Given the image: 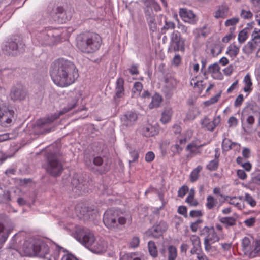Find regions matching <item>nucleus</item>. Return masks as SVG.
<instances>
[{
    "label": "nucleus",
    "mask_w": 260,
    "mask_h": 260,
    "mask_svg": "<svg viewBox=\"0 0 260 260\" xmlns=\"http://www.w3.org/2000/svg\"><path fill=\"white\" fill-rule=\"evenodd\" d=\"M50 75L54 84L61 87L72 84L79 77L78 70L76 66L63 58L52 62L50 69Z\"/></svg>",
    "instance_id": "obj_1"
},
{
    "label": "nucleus",
    "mask_w": 260,
    "mask_h": 260,
    "mask_svg": "<svg viewBox=\"0 0 260 260\" xmlns=\"http://www.w3.org/2000/svg\"><path fill=\"white\" fill-rule=\"evenodd\" d=\"M76 239L86 248L95 254L107 251L109 245L104 238L95 236L89 229L77 226L75 230Z\"/></svg>",
    "instance_id": "obj_2"
},
{
    "label": "nucleus",
    "mask_w": 260,
    "mask_h": 260,
    "mask_svg": "<svg viewBox=\"0 0 260 260\" xmlns=\"http://www.w3.org/2000/svg\"><path fill=\"white\" fill-rule=\"evenodd\" d=\"M80 92H73L66 99V106L58 113H55L48 115L44 118L38 120L36 125L43 129L44 132L48 133L54 129L53 122L59 116L73 109L77 105L79 96Z\"/></svg>",
    "instance_id": "obj_3"
},
{
    "label": "nucleus",
    "mask_w": 260,
    "mask_h": 260,
    "mask_svg": "<svg viewBox=\"0 0 260 260\" xmlns=\"http://www.w3.org/2000/svg\"><path fill=\"white\" fill-rule=\"evenodd\" d=\"M102 39L97 34H84L77 38V46L85 53H92L98 50L101 44Z\"/></svg>",
    "instance_id": "obj_4"
},
{
    "label": "nucleus",
    "mask_w": 260,
    "mask_h": 260,
    "mask_svg": "<svg viewBox=\"0 0 260 260\" xmlns=\"http://www.w3.org/2000/svg\"><path fill=\"white\" fill-rule=\"evenodd\" d=\"M25 45L18 36L9 38L2 48L3 51L9 55H17L24 50Z\"/></svg>",
    "instance_id": "obj_5"
},
{
    "label": "nucleus",
    "mask_w": 260,
    "mask_h": 260,
    "mask_svg": "<svg viewBox=\"0 0 260 260\" xmlns=\"http://www.w3.org/2000/svg\"><path fill=\"white\" fill-rule=\"evenodd\" d=\"M241 247L244 255L255 257L260 252V240H255L252 237H245L242 239Z\"/></svg>",
    "instance_id": "obj_6"
},
{
    "label": "nucleus",
    "mask_w": 260,
    "mask_h": 260,
    "mask_svg": "<svg viewBox=\"0 0 260 260\" xmlns=\"http://www.w3.org/2000/svg\"><path fill=\"white\" fill-rule=\"evenodd\" d=\"M45 167L47 172L51 175H59L63 170V164L60 156L57 154H51L48 155Z\"/></svg>",
    "instance_id": "obj_7"
},
{
    "label": "nucleus",
    "mask_w": 260,
    "mask_h": 260,
    "mask_svg": "<svg viewBox=\"0 0 260 260\" xmlns=\"http://www.w3.org/2000/svg\"><path fill=\"white\" fill-rule=\"evenodd\" d=\"M103 222L109 229L117 227L118 224L123 225L126 222V219L120 216L118 212L113 209L107 210L103 216Z\"/></svg>",
    "instance_id": "obj_8"
},
{
    "label": "nucleus",
    "mask_w": 260,
    "mask_h": 260,
    "mask_svg": "<svg viewBox=\"0 0 260 260\" xmlns=\"http://www.w3.org/2000/svg\"><path fill=\"white\" fill-rule=\"evenodd\" d=\"M37 39L42 45H52L60 42L61 37L56 30L48 29L40 32Z\"/></svg>",
    "instance_id": "obj_9"
},
{
    "label": "nucleus",
    "mask_w": 260,
    "mask_h": 260,
    "mask_svg": "<svg viewBox=\"0 0 260 260\" xmlns=\"http://www.w3.org/2000/svg\"><path fill=\"white\" fill-rule=\"evenodd\" d=\"M16 235H15L12 239V244L9 246L10 249H13L18 251L20 254L25 256H35L36 251H35L36 246V240L34 239H29L25 241L22 246L18 249L15 244H14L15 239Z\"/></svg>",
    "instance_id": "obj_10"
},
{
    "label": "nucleus",
    "mask_w": 260,
    "mask_h": 260,
    "mask_svg": "<svg viewBox=\"0 0 260 260\" xmlns=\"http://www.w3.org/2000/svg\"><path fill=\"white\" fill-rule=\"evenodd\" d=\"M192 136V132L187 130L184 135H180L176 138L175 143L171 145L170 150L174 155L180 154L183 149V146Z\"/></svg>",
    "instance_id": "obj_11"
},
{
    "label": "nucleus",
    "mask_w": 260,
    "mask_h": 260,
    "mask_svg": "<svg viewBox=\"0 0 260 260\" xmlns=\"http://www.w3.org/2000/svg\"><path fill=\"white\" fill-rule=\"evenodd\" d=\"M72 185L76 189L75 192L79 195L87 191L88 187V177L85 174H76L72 181Z\"/></svg>",
    "instance_id": "obj_12"
},
{
    "label": "nucleus",
    "mask_w": 260,
    "mask_h": 260,
    "mask_svg": "<svg viewBox=\"0 0 260 260\" xmlns=\"http://www.w3.org/2000/svg\"><path fill=\"white\" fill-rule=\"evenodd\" d=\"M15 119V112L4 105H0V125L7 127L10 125Z\"/></svg>",
    "instance_id": "obj_13"
},
{
    "label": "nucleus",
    "mask_w": 260,
    "mask_h": 260,
    "mask_svg": "<svg viewBox=\"0 0 260 260\" xmlns=\"http://www.w3.org/2000/svg\"><path fill=\"white\" fill-rule=\"evenodd\" d=\"M167 228L168 225L166 222L160 221L146 231L144 236L146 238H158L162 235Z\"/></svg>",
    "instance_id": "obj_14"
},
{
    "label": "nucleus",
    "mask_w": 260,
    "mask_h": 260,
    "mask_svg": "<svg viewBox=\"0 0 260 260\" xmlns=\"http://www.w3.org/2000/svg\"><path fill=\"white\" fill-rule=\"evenodd\" d=\"M245 49L247 53H252L256 50H258V52L260 50L259 29L254 28L251 35V40L247 43Z\"/></svg>",
    "instance_id": "obj_15"
},
{
    "label": "nucleus",
    "mask_w": 260,
    "mask_h": 260,
    "mask_svg": "<svg viewBox=\"0 0 260 260\" xmlns=\"http://www.w3.org/2000/svg\"><path fill=\"white\" fill-rule=\"evenodd\" d=\"M202 234L205 235L204 242H217L221 239V236L218 234L213 226H205L202 230Z\"/></svg>",
    "instance_id": "obj_16"
},
{
    "label": "nucleus",
    "mask_w": 260,
    "mask_h": 260,
    "mask_svg": "<svg viewBox=\"0 0 260 260\" xmlns=\"http://www.w3.org/2000/svg\"><path fill=\"white\" fill-rule=\"evenodd\" d=\"M138 118L136 113L132 111H128L121 117V121L123 126L126 127L133 126Z\"/></svg>",
    "instance_id": "obj_17"
},
{
    "label": "nucleus",
    "mask_w": 260,
    "mask_h": 260,
    "mask_svg": "<svg viewBox=\"0 0 260 260\" xmlns=\"http://www.w3.org/2000/svg\"><path fill=\"white\" fill-rule=\"evenodd\" d=\"M220 121L221 117L219 115L215 116L212 121L210 120L208 117H206L202 121V125L208 131L212 132L220 124Z\"/></svg>",
    "instance_id": "obj_18"
},
{
    "label": "nucleus",
    "mask_w": 260,
    "mask_h": 260,
    "mask_svg": "<svg viewBox=\"0 0 260 260\" xmlns=\"http://www.w3.org/2000/svg\"><path fill=\"white\" fill-rule=\"evenodd\" d=\"M36 244L35 251L36 252L35 255L44 257L49 253V247L45 242L36 240Z\"/></svg>",
    "instance_id": "obj_19"
},
{
    "label": "nucleus",
    "mask_w": 260,
    "mask_h": 260,
    "mask_svg": "<svg viewBox=\"0 0 260 260\" xmlns=\"http://www.w3.org/2000/svg\"><path fill=\"white\" fill-rule=\"evenodd\" d=\"M179 15L185 22L193 24L196 22V15L193 12L186 8H181L179 11Z\"/></svg>",
    "instance_id": "obj_20"
},
{
    "label": "nucleus",
    "mask_w": 260,
    "mask_h": 260,
    "mask_svg": "<svg viewBox=\"0 0 260 260\" xmlns=\"http://www.w3.org/2000/svg\"><path fill=\"white\" fill-rule=\"evenodd\" d=\"M75 212L79 218H87L92 215L94 210H90L83 204H78L75 207Z\"/></svg>",
    "instance_id": "obj_21"
},
{
    "label": "nucleus",
    "mask_w": 260,
    "mask_h": 260,
    "mask_svg": "<svg viewBox=\"0 0 260 260\" xmlns=\"http://www.w3.org/2000/svg\"><path fill=\"white\" fill-rule=\"evenodd\" d=\"M206 51L212 56H216L221 52L222 49L219 42L208 41L206 45Z\"/></svg>",
    "instance_id": "obj_22"
},
{
    "label": "nucleus",
    "mask_w": 260,
    "mask_h": 260,
    "mask_svg": "<svg viewBox=\"0 0 260 260\" xmlns=\"http://www.w3.org/2000/svg\"><path fill=\"white\" fill-rule=\"evenodd\" d=\"M13 228L10 223L8 222V226H6L2 222H0V243L3 244L5 242L9 237V234L12 231Z\"/></svg>",
    "instance_id": "obj_23"
},
{
    "label": "nucleus",
    "mask_w": 260,
    "mask_h": 260,
    "mask_svg": "<svg viewBox=\"0 0 260 260\" xmlns=\"http://www.w3.org/2000/svg\"><path fill=\"white\" fill-rule=\"evenodd\" d=\"M25 91L20 87H13L10 94L11 99L14 101L23 100L25 99Z\"/></svg>",
    "instance_id": "obj_24"
},
{
    "label": "nucleus",
    "mask_w": 260,
    "mask_h": 260,
    "mask_svg": "<svg viewBox=\"0 0 260 260\" xmlns=\"http://www.w3.org/2000/svg\"><path fill=\"white\" fill-rule=\"evenodd\" d=\"M124 80L122 78L117 79L115 87V95L114 96V100L118 102V99L122 98L124 95Z\"/></svg>",
    "instance_id": "obj_25"
},
{
    "label": "nucleus",
    "mask_w": 260,
    "mask_h": 260,
    "mask_svg": "<svg viewBox=\"0 0 260 260\" xmlns=\"http://www.w3.org/2000/svg\"><path fill=\"white\" fill-rule=\"evenodd\" d=\"M145 6V13H153V10L158 11L160 10V7L155 0H142Z\"/></svg>",
    "instance_id": "obj_26"
},
{
    "label": "nucleus",
    "mask_w": 260,
    "mask_h": 260,
    "mask_svg": "<svg viewBox=\"0 0 260 260\" xmlns=\"http://www.w3.org/2000/svg\"><path fill=\"white\" fill-rule=\"evenodd\" d=\"M189 239L192 245L190 253L194 254L197 253V252L201 249V240L200 237L196 235H191Z\"/></svg>",
    "instance_id": "obj_27"
},
{
    "label": "nucleus",
    "mask_w": 260,
    "mask_h": 260,
    "mask_svg": "<svg viewBox=\"0 0 260 260\" xmlns=\"http://www.w3.org/2000/svg\"><path fill=\"white\" fill-rule=\"evenodd\" d=\"M205 144H199L198 141H193L187 145L186 149L191 154L197 155L201 153L200 149Z\"/></svg>",
    "instance_id": "obj_28"
},
{
    "label": "nucleus",
    "mask_w": 260,
    "mask_h": 260,
    "mask_svg": "<svg viewBox=\"0 0 260 260\" xmlns=\"http://www.w3.org/2000/svg\"><path fill=\"white\" fill-rule=\"evenodd\" d=\"M227 201L229 204L234 206L239 210H242L244 207V204L242 201V197H228Z\"/></svg>",
    "instance_id": "obj_29"
},
{
    "label": "nucleus",
    "mask_w": 260,
    "mask_h": 260,
    "mask_svg": "<svg viewBox=\"0 0 260 260\" xmlns=\"http://www.w3.org/2000/svg\"><path fill=\"white\" fill-rule=\"evenodd\" d=\"M220 69L218 64L215 63L209 66L208 72L211 74L214 79L220 80L222 78V75L220 71Z\"/></svg>",
    "instance_id": "obj_30"
},
{
    "label": "nucleus",
    "mask_w": 260,
    "mask_h": 260,
    "mask_svg": "<svg viewBox=\"0 0 260 260\" xmlns=\"http://www.w3.org/2000/svg\"><path fill=\"white\" fill-rule=\"evenodd\" d=\"M239 50L240 47L237 46L235 43H233L227 47L226 54L233 60L238 54Z\"/></svg>",
    "instance_id": "obj_31"
},
{
    "label": "nucleus",
    "mask_w": 260,
    "mask_h": 260,
    "mask_svg": "<svg viewBox=\"0 0 260 260\" xmlns=\"http://www.w3.org/2000/svg\"><path fill=\"white\" fill-rule=\"evenodd\" d=\"M213 243L204 242L205 251L210 256H214L219 253L217 246L212 245Z\"/></svg>",
    "instance_id": "obj_32"
},
{
    "label": "nucleus",
    "mask_w": 260,
    "mask_h": 260,
    "mask_svg": "<svg viewBox=\"0 0 260 260\" xmlns=\"http://www.w3.org/2000/svg\"><path fill=\"white\" fill-rule=\"evenodd\" d=\"M239 147V144L232 142L230 139L225 138L222 141V148L224 151H228L232 149L237 150Z\"/></svg>",
    "instance_id": "obj_33"
},
{
    "label": "nucleus",
    "mask_w": 260,
    "mask_h": 260,
    "mask_svg": "<svg viewBox=\"0 0 260 260\" xmlns=\"http://www.w3.org/2000/svg\"><path fill=\"white\" fill-rule=\"evenodd\" d=\"M56 15L59 23H64L70 18V16H67V12H64L63 8L61 7L57 8Z\"/></svg>",
    "instance_id": "obj_34"
},
{
    "label": "nucleus",
    "mask_w": 260,
    "mask_h": 260,
    "mask_svg": "<svg viewBox=\"0 0 260 260\" xmlns=\"http://www.w3.org/2000/svg\"><path fill=\"white\" fill-rule=\"evenodd\" d=\"M190 85L192 86L194 88L197 89L199 93H201L206 86V84L204 83V81L203 80H198L197 76L191 79L190 80Z\"/></svg>",
    "instance_id": "obj_35"
},
{
    "label": "nucleus",
    "mask_w": 260,
    "mask_h": 260,
    "mask_svg": "<svg viewBox=\"0 0 260 260\" xmlns=\"http://www.w3.org/2000/svg\"><path fill=\"white\" fill-rule=\"evenodd\" d=\"M147 21L150 29L152 31H155L157 29V24L155 21V15L153 13H145Z\"/></svg>",
    "instance_id": "obj_36"
},
{
    "label": "nucleus",
    "mask_w": 260,
    "mask_h": 260,
    "mask_svg": "<svg viewBox=\"0 0 260 260\" xmlns=\"http://www.w3.org/2000/svg\"><path fill=\"white\" fill-rule=\"evenodd\" d=\"M229 8L226 5H221L218 7L215 12L214 17L216 18H225L228 15Z\"/></svg>",
    "instance_id": "obj_37"
},
{
    "label": "nucleus",
    "mask_w": 260,
    "mask_h": 260,
    "mask_svg": "<svg viewBox=\"0 0 260 260\" xmlns=\"http://www.w3.org/2000/svg\"><path fill=\"white\" fill-rule=\"evenodd\" d=\"M173 114V111L171 108L165 109L161 113L160 121L163 124H166L171 120Z\"/></svg>",
    "instance_id": "obj_38"
},
{
    "label": "nucleus",
    "mask_w": 260,
    "mask_h": 260,
    "mask_svg": "<svg viewBox=\"0 0 260 260\" xmlns=\"http://www.w3.org/2000/svg\"><path fill=\"white\" fill-rule=\"evenodd\" d=\"M170 49L173 50L174 51H184V41L180 39L177 41H175L170 43Z\"/></svg>",
    "instance_id": "obj_39"
},
{
    "label": "nucleus",
    "mask_w": 260,
    "mask_h": 260,
    "mask_svg": "<svg viewBox=\"0 0 260 260\" xmlns=\"http://www.w3.org/2000/svg\"><path fill=\"white\" fill-rule=\"evenodd\" d=\"M243 83L244 86L243 87V91L245 92L249 93L252 90V83L250 76L249 74L245 75L243 79Z\"/></svg>",
    "instance_id": "obj_40"
},
{
    "label": "nucleus",
    "mask_w": 260,
    "mask_h": 260,
    "mask_svg": "<svg viewBox=\"0 0 260 260\" xmlns=\"http://www.w3.org/2000/svg\"><path fill=\"white\" fill-rule=\"evenodd\" d=\"M177 257V248L173 245H169L168 247V260H176Z\"/></svg>",
    "instance_id": "obj_41"
},
{
    "label": "nucleus",
    "mask_w": 260,
    "mask_h": 260,
    "mask_svg": "<svg viewBox=\"0 0 260 260\" xmlns=\"http://www.w3.org/2000/svg\"><path fill=\"white\" fill-rule=\"evenodd\" d=\"M161 101V97L158 94H155L152 98V101L149 105V107L150 109L158 107L159 106Z\"/></svg>",
    "instance_id": "obj_42"
},
{
    "label": "nucleus",
    "mask_w": 260,
    "mask_h": 260,
    "mask_svg": "<svg viewBox=\"0 0 260 260\" xmlns=\"http://www.w3.org/2000/svg\"><path fill=\"white\" fill-rule=\"evenodd\" d=\"M253 184L260 185V172L254 173L252 175L250 181L248 183V185L251 189H252L251 187Z\"/></svg>",
    "instance_id": "obj_43"
},
{
    "label": "nucleus",
    "mask_w": 260,
    "mask_h": 260,
    "mask_svg": "<svg viewBox=\"0 0 260 260\" xmlns=\"http://www.w3.org/2000/svg\"><path fill=\"white\" fill-rule=\"evenodd\" d=\"M148 250L150 254L153 257H156L158 255L157 249L155 243L150 241L148 243Z\"/></svg>",
    "instance_id": "obj_44"
},
{
    "label": "nucleus",
    "mask_w": 260,
    "mask_h": 260,
    "mask_svg": "<svg viewBox=\"0 0 260 260\" xmlns=\"http://www.w3.org/2000/svg\"><path fill=\"white\" fill-rule=\"evenodd\" d=\"M203 167L201 166H197L192 170L190 175V179L191 182L196 181L199 176V173L202 170Z\"/></svg>",
    "instance_id": "obj_45"
},
{
    "label": "nucleus",
    "mask_w": 260,
    "mask_h": 260,
    "mask_svg": "<svg viewBox=\"0 0 260 260\" xmlns=\"http://www.w3.org/2000/svg\"><path fill=\"white\" fill-rule=\"evenodd\" d=\"M194 32L198 37H206L209 34V30L206 26L200 28H197L194 30Z\"/></svg>",
    "instance_id": "obj_46"
},
{
    "label": "nucleus",
    "mask_w": 260,
    "mask_h": 260,
    "mask_svg": "<svg viewBox=\"0 0 260 260\" xmlns=\"http://www.w3.org/2000/svg\"><path fill=\"white\" fill-rule=\"evenodd\" d=\"M217 204V200L211 195H209L207 197V202L206 206L208 209H213Z\"/></svg>",
    "instance_id": "obj_47"
},
{
    "label": "nucleus",
    "mask_w": 260,
    "mask_h": 260,
    "mask_svg": "<svg viewBox=\"0 0 260 260\" xmlns=\"http://www.w3.org/2000/svg\"><path fill=\"white\" fill-rule=\"evenodd\" d=\"M220 221L228 226L234 225L235 224L236 220L233 217H221Z\"/></svg>",
    "instance_id": "obj_48"
},
{
    "label": "nucleus",
    "mask_w": 260,
    "mask_h": 260,
    "mask_svg": "<svg viewBox=\"0 0 260 260\" xmlns=\"http://www.w3.org/2000/svg\"><path fill=\"white\" fill-rule=\"evenodd\" d=\"M154 129L152 125H147L143 128V133L146 137L152 136L154 135Z\"/></svg>",
    "instance_id": "obj_49"
},
{
    "label": "nucleus",
    "mask_w": 260,
    "mask_h": 260,
    "mask_svg": "<svg viewBox=\"0 0 260 260\" xmlns=\"http://www.w3.org/2000/svg\"><path fill=\"white\" fill-rule=\"evenodd\" d=\"M59 252H62L63 255L61 258V260H78L74 255L73 254L67 252L63 248H60Z\"/></svg>",
    "instance_id": "obj_50"
},
{
    "label": "nucleus",
    "mask_w": 260,
    "mask_h": 260,
    "mask_svg": "<svg viewBox=\"0 0 260 260\" xmlns=\"http://www.w3.org/2000/svg\"><path fill=\"white\" fill-rule=\"evenodd\" d=\"M177 84V82L174 78H169L166 79L165 86L169 89L175 88Z\"/></svg>",
    "instance_id": "obj_51"
},
{
    "label": "nucleus",
    "mask_w": 260,
    "mask_h": 260,
    "mask_svg": "<svg viewBox=\"0 0 260 260\" xmlns=\"http://www.w3.org/2000/svg\"><path fill=\"white\" fill-rule=\"evenodd\" d=\"M143 89L142 84L140 82H137L134 83L133 92L134 95H140V92Z\"/></svg>",
    "instance_id": "obj_52"
},
{
    "label": "nucleus",
    "mask_w": 260,
    "mask_h": 260,
    "mask_svg": "<svg viewBox=\"0 0 260 260\" xmlns=\"http://www.w3.org/2000/svg\"><path fill=\"white\" fill-rule=\"evenodd\" d=\"M245 119H246V123L248 125V127H251L252 125L255 122V118L252 115H248L246 117V116L244 114H242V120H244Z\"/></svg>",
    "instance_id": "obj_53"
},
{
    "label": "nucleus",
    "mask_w": 260,
    "mask_h": 260,
    "mask_svg": "<svg viewBox=\"0 0 260 260\" xmlns=\"http://www.w3.org/2000/svg\"><path fill=\"white\" fill-rule=\"evenodd\" d=\"M220 97V94L218 93L215 96L211 98L209 100L206 101L204 102V105L206 106H209L211 105L214 104L217 102Z\"/></svg>",
    "instance_id": "obj_54"
},
{
    "label": "nucleus",
    "mask_w": 260,
    "mask_h": 260,
    "mask_svg": "<svg viewBox=\"0 0 260 260\" xmlns=\"http://www.w3.org/2000/svg\"><path fill=\"white\" fill-rule=\"evenodd\" d=\"M185 202L190 206L196 207L198 204V202L194 199V197L191 195H188L186 198Z\"/></svg>",
    "instance_id": "obj_55"
},
{
    "label": "nucleus",
    "mask_w": 260,
    "mask_h": 260,
    "mask_svg": "<svg viewBox=\"0 0 260 260\" xmlns=\"http://www.w3.org/2000/svg\"><path fill=\"white\" fill-rule=\"evenodd\" d=\"M244 200L252 207L256 205V201L249 193H246L245 194Z\"/></svg>",
    "instance_id": "obj_56"
},
{
    "label": "nucleus",
    "mask_w": 260,
    "mask_h": 260,
    "mask_svg": "<svg viewBox=\"0 0 260 260\" xmlns=\"http://www.w3.org/2000/svg\"><path fill=\"white\" fill-rule=\"evenodd\" d=\"M239 21V19L238 17H233L226 20L225 22V25L226 26H234L238 23Z\"/></svg>",
    "instance_id": "obj_57"
},
{
    "label": "nucleus",
    "mask_w": 260,
    "mask_h": 260,
    "mask_svg": "<svg viewBox=\"0 0 260 260\" xmlns=\"http://www.w3.org/2000/svg\"><path fill=\"white\" fill-rule=\"evenodd\" d=\"M218 166V161L217 159L212 160L209 162L207 166L208 169L213 171L215 170Z\"/></svg>",
    "instance_id": "obj_58"
},
{
    "label": "nucleus",
    "mask_w": 260,
    "mask_h": 260,
    "mask_svg": "<svg viewBox=\"0 0 260 260\" xmlns=\"http://www.w3.org/2000/svg\"><path fill=\"white\" fill-rule=\"evenodd\" d=\"M247 38V34L246 31L242 30L238 34V40L240 43H243Z\"/></svg>",
    "instance_id": "obj_59"
},
{
    "label": "nucleus",
    "mask_w": 260,
    "mask_h": 260,
    "mask_svg": "<svg viewBox=\"0 0 260 260\" xmlns=\"http://www.w3.org/2000/svg\"><path fill=\"white\" fill-rule=\"evenodd\" d=\"M188 191V187L187 186H182L181 188H179L178 191V197L180 198H183L186 194Z\"/></svg>",
    "instance_id": "obj_60"
},
{
    "label": "nucleus",
    "mask_w": 260,
    "mask_h": 260,
    "mask_svg": "<svg viewBox=\"0 0 260 260\" xmlns=\"http://www.w3.org/2000/svg\"><path fill=\"white\" fill-rule=\"evenodd\" d=\"M240 15L241 17L244 19H249L252 17V13L250 10H242L241 12Z\"/></svg>",
    "instance_id": "obj_61"
},
{
    "label": "nucleus",
    "mask_w": 260,
    "mask_h": 260,
    "mask_svg": "<svg viewBox=\"0 0 260 260\" xmlns=\"http://www.w3.org/2000/svg\"><path fill=\"white\" fill-rule=\"evenodd\" d=\"M140 239L138 237H134L129 242L130 246L132 248L137 247L139 245Z\"/></svg>",
    "instance_id": "obj_62"
},
{
    "label": "nucleus",
    "mask_w": 260,
    "mask_h": 260,
    "mask_svg": "<svg viewBox=\"0 0 260 260\" xmlns=\"http://www.w3.org/2000/svg\"><path fill=\"white\" fill-rule=\"evenodd\" d=\"M202 222V220L201 219H198L195 222L192 223L190 224V229L192 232H196L198 228L199 225Z\"/></svg>",
    "instance_id": "obj_63"
},
{
    "label": "nucleus",
    "mask_w": 260,
    "mask_h": 260,
    "mask_svg": "<svg viewBox=\"0 0 260 260\" xmlns=\"http://www.w3.org/2000/svg\"><path fill=\"white\" fill-rule=\"evenodd\" d=\"M180 39H181V38L179 33L178 31H174L171 35L170 43L177 41Z\"/></svg>",
    "instance_id": "obj_64"
}]
</instances>
